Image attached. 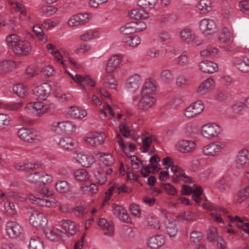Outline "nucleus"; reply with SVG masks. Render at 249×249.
<instances>
[{"label": "nucleus", "instance_id": "1", "mask_svg": "<svg viewBox=\"0 0 249 249\" xmlns=\"http://www.w3.org/2000/svg\"><path fill=\"white\" fill-rule=\"evenodd\" d=\"M7 45L18 56L27 55L31 51L30 42L17 34H11L6 38Z\"/></svg>", "mask_w": 249, "mask_h": 249}, {"label": "nucleus", "instance_id": "2", "mask_svg": "<svg viewBox=\"0 0 249 249\" xmlns=\"http://www.w3.org/2000/svg\"><path fill=\"white\" fill-rule=\"evenodd\" d=\"M29 221L34 227L43 229L46 237L51 241H54L56 239L53 233L57 235L61 232V231L57 229L52 230L45 229L44 227L48 223V219L43 213L38 211H34L32 213Z\"/></svg>", "mask_w": 249, "mask_h": 249}, {"label": "nucleus", "instance_id": "3", "mask_svg": "<svg viewBox=\"0 0 249 249\" xmlns=\"http://www.w3.org/2000/svg\"><path fill=\"white\" fill-rule=\"evenodd\" d=\"M6 198L10 197L15 200L24 201L28 200L31 203L40 207H50L52 206V201L44 198L39 197L38 195H35L31 192L27 196L16 192H9L5 196Z\"/></svg>", "mask_w": 249, "mask_h": 249}, {"label": "nucleus", "instance_id": "4", "mask_svg": "<svg viewBox=\"0 0 249 249\" xmlns=\"http://www.w3.org/2000/svg\"><path fill=\"white\" fill-rule=\"evenodd\" d=\"M222 129L215 123H208L201 126L199 133L205 140H213L222 135Z\"/></svg>", "mask_w": 249, "mask_h": 249}, {"label": "nucleus", "instance_id": "5", "mask_svg": "<svg viewBox=\"0 0 249 249\" xmlns=\"http://www.w3.org/2000/svg\"><path fill=\"white\" fill-rule=\"evenodd\" d=\"M227 149V146L220 141H214L204 145L201 150L202 154L208 157H216Z\"/></svg>", "mask_w": 249, "mask_h": 249}, {"label": "nucleus", "instance_id": "6", "mask_svg": "<svg viewBox=\"0 0 249 249\" xmlns=\"http://www.w3.org/2000/svg\"><path fill=\"white\" fill-rule=\"evenodd\" d=\"M95 152H75L73 154V159L76 163L85 168H89L95 162Z\"/></svg>", "mask_w": 249, "mask_h": 249}, {"label": "nucleus", "instance_id": "7", "mask_svg": "<svg viewBox=\"0 0 249 249\" xmlns=\"http://www.w3.org/2000/svg\"><path fill=\"white\" fill-rule=\"evenodd\" d=\"M52 104H43L39 102H33L28 103L25 109L34 116H41L51 109Z\"/></svg>", "mask_w": 249, "mask_h": 249}, {"label": "nucleus", "instance_id": "8", "mask_svg": "<svg viewBox=\"0 0 249 249\" xmlns=\"http://www.w3.org/2000/svg\"><path fill=\"white\" fill-rule=\"evenodd\" d=\"M106 139L105 133L98 131L88 132L84 137L85 143L90 146L97 147L102 145Z\"/></svg>", "mask_w": 249, "mask_h": 249}, {"label": "nucleus", "instance_id": "9", "mask_svg": "<svg viewBox=\"0 0 249 249\" xmlns=\"http://www.w3.org/2000/svg\"><path fill=\"white\" fill-rule=\"evenodd\" d=\"M5 231L7 235L11 238H17L23 234V229L17 221L9 220L5 224Z\"/></svg>", "mask_w": 249, "mask_h": 249}, {"label": "nucleus", "instance_id": "10", "mask_svg": "<svg viewBox=\"0 0 249 249\" xmlns=\"http://www.w3.org/2000/svg\"><path fill=\"white\" fill-rule=\"evenodd\" d=\"M17 134L20 140L28 143H37L41 140V137L34 130L25 127L19 129Z\"/></svg>", "mask_w": 249, "mask_h": 249}, {"label": "nucleus", "instance_id": "11", "mask_svg": "<svg viewBox=\"0 0 249 249\" xmlns=\"http://www.w3.org/2000/svg\"><path fill=\"white\" fill-rule=\"evenodd\" d=\"M91 14L80 13L71 16L68 20L67 24L71 27L85 25L91 18Z\"/></svg>", "mask_w": 249, "mask_h": 249}, {"label": "nucleus", "instance_id": "12", "mask_svg": "<svg viewBox=\"0 0 249 249\" xmlns=\"http://www.w3.org/2000/svg\"><path fill=\"white\" fill-rule=\"evenodd\" d=\"M52 88L51 86L46 83L36 86L33 89V94L38 100H45L49 96Z\"/></svg>", "mask_w": 249, "mask_h": 249}, {"label": "nucleus", "instance_id": "13", "mask_svg": "<svg viewBox=\"0 0 249 249\" xmlns=\"http://www.w3.org/2000/svg\"><path fill=\"white\" fill-rule=\"evenodd\" d=\"M182 193L184 195H189L192 194V198L196 202L199 203L201 200L202 188L199 186H195L191 187L189 186H182Z\"/></svg>", "mask_w": 249, "mask_h": 249}, {"label": "nucleus", "instance_id": "14", "mask_svg": "<svg viewBox=\"0 0 249 249\" xmlns=\"http://www.w3.org/2000/svg\"><path fill=\"white\" fill-rule=\"evenodd\" d=\"M156 103V98L151 94L141 93V98L138 107L140 109L146 111L154 107Z\"/></svg>", "mask_w": 249, "mask_h": 249}, {"label": "nucleus", "instance_id": "15", "mask_svg": "<svg viewBox=\"0 0 249 249\" xmlns=\"http://www.w3.org/2000/svg\"><path fill=\"white\" fill-rule=\"evenodd\" d=\"M66 114L70 117L76 119H82L88 115L87 109L76 106H69L67 108Z\"/></svg>", "mask_w": 249, "mask_h": 249}, {"label": "nucleus", "instance_id": "16", "mask_svg": "<svg viewBox=\"0 0 249 249\" xmlns=\"http://www.w3.org/2000/svg\"><path fill=\"white\" fill-rule=\"evenodd\" d=\"M215 28V23L212 19H203L200 21L199 24V29L205 36L209 35L213 33Z\"/></svg>", "mask_w": 249, "mask_h": 249}, {"label": "nucleus", "instance_id": "17", "mask_svg": "<svg viewBox=\"0 0 249 249\" xmlns=\"http://www.w3.org/2000/svg\"><path fill=\"white\" fill-rule=\"evenodd\" d=\"M22 61L5 60L0 62V74H6L20 66Z\"/></svg>", "mask_w": 249, "mask_h": 249}, {"label": "nucleus", "instance_id": "18", "mask_svg": "<svg viewBox=\"0 0 249 249\" xmlns=\"http://www.w3.org/2000/svg\"><path fill=\"white\" fill-rule=\"evenodd\" d=\"M215 87V81L211 78H208L199 85L196 89V92L199 95H204L212 91Z\"/></svg>", "mask_w": 249, "mask_h": 249}, {"label": "nucleus", "instance_id": "19", "mask_svg": "<svg viewBox=\"0 0 249 249\" xmlns=\"http://www.w3.org/2000/svg\"><path fill=\"white\" fill-rule=\"evenodd\" d=\"M196 145V142L193 141L182 140L177 142L176 146L180 152L188 153L195 151Z\"/></svg>", "mask_w": 249, "mask_h": 249}, {"label": "nucleus", "instance_id": "20", "mask_svg": "<svg viewBox=\"0 0 249 249\" xmlns=\"http://www.w3.org/2000/svg\"><path fill=\"white\" fill-rule=\"evenodd\" d=\"M249 164V151L246 148H242L238 153L236 166L238 169H243Z\"/></svg>", "mask_w": 249, "mask_h": 249}, {"label": "nucleus", "instance_id": "21", "mask_svg": "<svg viewBox=\"0 0 249 249\" xmlns=\"http://www.w3.org/2000/svg\"><path fill=\"white\" fill-rule=\"evenodd\" d=\"M165 243V237L159 234L149 237L147 241V247L150 249H158Z\"/></svg>", "mask_w": 249, "mask_h": 249}, {"label": "nucleus", "instance_id": "22", "mask_svg": "<svg viewBox=\"0 0 249 249\" xmlns=\"http://www.w3.org/2000/svg\"><path fill=\"white\" fill-rule=\"evenodd\" d=\"M199 70L204 73H213L217 71L218 66L217 64L211 61H201L198 64Z\"/></svg>", "mask_w": 249, "mask_h": 249}, {"label": "nucleus", "instance_id": "23", "mask_svg": "<svg viewBox=\"0 0 249 249\" xmlns=\"http://www.w3.org/2000/svg\"><path fill=\"white\" fill-rule=\"evenodd\" d=\"M234 66L242 72L249 71V59L246 57L235 58L233 60Z\"/></svg>", "mask_w": 249, "mask_h": 249}, {"label": "nucleus", "instance_id": "24", "mask_svg": "<svg viewBox=\"0 0 249 249\" xmlns=\"http://www.w3.org/2000/svg\"><path fill=\"white\" fill-rule=\"evenodd\" d=\"M56 191L60 194H66L71 190V186L70 182L65 180H58L54 184Z\"/></svg>", "mask_w": 249, "mask_h": 249}, {"label": "nucleus", "instance_id": "25", "mask_svg": "<svg viewBox=\"0 0 249 249\" xmlns=\"http://www.w3.org/2000/svg\"><path fill=\"white\" fill-rule=\"evenodd\" d=\"M144 222L146 226L150 229L158 231L160 229V221L154 215L148 214L145 216Z\"/></svg>", "mask_w": 249, "mask_h": 249}, {"label": "nucleus", "instance_id": "26", "mask_svg": "<svg viewBox=\"0 0 249 249\" xmlns=\"http://www.w3.org/2000/svg\"><path fill=\"white\" fill-rule=\"evenodd\" d=\"M181 39L187 44L193 42L196 39V35L193 30L185 28L179 32Z\"/></svg>", "mask_w": 249, "mask_h": 249}, {"label": "nucleus", "instance_id": "27", "mask_svg": "<svg viewBox=\"0 0 249 249\" xmlns=\"http://www.w3.org/2000/svg\"><path fill=\"white\" fill-rule=\"evenodd\" d=\"M142 83V78L141 76L134 74L130 76L126 82V87L128 89L135 90L141 85Z\"/></svg>", "mask_w": 249, "mask_h": 249}, {"label": "nucleus", "instance_id": "28", "mask_svg": "<svg viewBox=\"0 0 249 249\" xmlns=\"http://www.w3.org/2000/svg\"><path fill=\"white\" fill-rule=\"evenodd\" d=\"M245 107V102L237 101L235 102L231 107V117L236 118L243 114Z\"/></svg>", "mask_w": 249, "mask_h": 249}, {"label": "nucleus", "instance_id": "29", "mask_svg": "<svg viewBox=\"0 0 249 249\" xmlns=\"http://www.w3.org/2000/svg\"><path fill=\"white\" fill-rule=\"evenodd\" d=\"M128 17L136 20L145 19L149 16V13L142 9L136 8L131 10L128 12Z\"/></svg>", "mask_w": 249, "mask_h": 249}, {"label": "nucleus", "instance_id": "30", "mask_svg": "<svg viewBox=\"0 0 249 249\" xmlns=\"http://www.w3.org/2000/svg\"><path fill=\"white\" fill-rule=\"evenodd\" d=\"M41 166V164L39 163H21L16 162L13 164V167L15 169L19 171H26L28 170H34L39 168Z\"/></svg>", "mask_w": 249, "mask_h": 249}, {"label": "nucleus", "instance_id": "31", "mask_svg": "<svg viewBox=\"0 0 249 249\" xmlns=\"http://www.w3.org/2000/svg\"><path fill=\"white\" fill-rule=\"evenodd\" d=\"M157 87L155 81L151 78H148L144 83L142 89L141 93L151 95L152 93L157 90Z\"/></svg>", "mask_w": 249, "mask_h": 249}, {"label": "nucleus", "instance_id": "32", "mask_svg": "<svg viewBox=\"0 0 249 249\" xmlns=\"http://www.w3.org/2000/svg\"><path fill=\"white\" fill-rule=\"evenodd\" d=\"M77 128L75 123L71 121H63L62 134L71 135Z\"/></svg>", "mask_w": 249, "mask_h": 249}, {"label": "nucleus", "instance_id": "33", "mask_svg": "<svg viewBox=\"0 0 249 249\" xmlns=\"http://www.w3.org/2000/svg\"><path fill=\"white\" fill-rule=\"evenodd\" d=\"M200 55L203 57L218 58L221 56V53L219 49L216 48L209 47L201 51Z\"/></svg>", "mask_w": 249, "mask_h": 249}, {"label": "nucleus", "instance_id": "34", "mask_svg": "<svg viewBox=\"0 0 249 249\" xmlns=\"http://www.w3.org/2000/svg\"><path fill=\"white\" fill-rule=\"evenodd\" d=\"M249 196V183L245 184L243 189L240 190L236 195L235 202L241 203Z\"/></svg>", "mask_w": 249, "mask_h": 249}, {"label": "nucleus", "instance_id": "35", "mask_svg": "<svg viewBox=\"0 0 249 249\" xmlns=\"http://www.w3.org/2000/svg\"><path fill=\"white\" fill-rule=\"evenodd\" d=\"M59 147L64 150L71 149L75 145L74 140L69 137H62L58 142Z\"/></svg>", "mask_w": 249, "mask_h": 249}, {"label": "nucleus", "instance_id": "36", "mask_svg": "<svg viewBox=\"0 0 249 249\" xmlns=\"http://www.w3.org/2000/svg\"><path fill=\"white\" fill-rule=\"evenodd\" d=\"M82 193L86 195L90 196L96 193L98 189L97 186L93 183H84L81 185Z\"/></svg>", "mask_w": 249, "mask_h": 249}, {"label": "nucleus", "instance_id": "37", "mask_svg": "<svg viewBox=\"0 0 249 249\" xmlns=\"http://www.w3.org/2000/svg\"><path fill=\"white\" fill-rule=\"evenodd\" d=\"M99 37L97 31L90 29L84 32L80 36V38L84 41H89L98 38Z\"/></svg>", "mask_w": 249, "mask_h": 249}, {"label": "nucleus", "instance_id": "38", "mask_svg": "<svg viewBox=\"0 0 249 249\" xmlns=\"http://www.w3.org/2000/svg\"><path fill=\"white\" fill-rule=\"evenodd\" d=\"M178 231V227L175 222L169 221L165 224V231L170 238L174 237Z\"/></svg>", "mask_w": 249, "mask_h": 249}, {"label": "nucleus", "instance_id": "39", "mask_svg": "<svg viewBox=\"0 0 249 249\" xmlns=\"http://www.w3.org/2000/svg\"><path fill=\"white\" fill-rule=\"evenodd\" d=\"M29 249H44V245L43 241L39 236L34 235L30 239L29 244Z\"/></svg>", "mask_w": 249, "mask_h": 249}, {"label": "nucleus", "instance_id": "40", "mask_svg": "<svg viewBox=\"0 0 249 249\" xmlns=\"http://www.w3.org/2000/svg\"><path fill=\"white\" fill-rule=\"evenodd\" d=\"M197 7L200 12L202 14L210 12L213 9L212 2L211 0H200Z\"/></svg>", "mask_w": 249, "mask_h": 249}, {"label": "nucleus", "instance_id": "41", "mask_svg": "<svg viewBox=\"0 0 249 249\" xmlns=\"http://www.w3.org/2000/svg\"><path fill=\"white\" fill-rule=\"evenodd\" d=\"M122 56L120 54L113 55L110 57V72L114 71L120 67Z\"/></svg>", "mask_w": 249, "mask_h": 249}, {"label": "nucleus", "instance_id": "42", "mask_svg": "<svg viewBox=\"0 0 249 249\" xmlns=\"http://www.w3.org/2000/svg\"><path fill=\"white\" fill-rule=\"evenodd\" d=\"M62 227L67 232L71 235L75 234L77 230L75 224L70 220H62Z\"/></svg>", "mask_w": 249, "mask_h": 249}, {"label": "nucleus", "instance_id": "43", "mask_svg": "<svg viewBox=\"0 0 249 249\" xmlns=\"http://www.w3.org/2000/svg\"><path fill=\"white\" fill-rule=\"evenodd\" d=\"M74 176L75 179L79 181H85L89 180L90 175L84 169H79L74 171Z\"/></svg>", "mask_w": 249, "mask_h": 249}, {"label": "nucleus", "instance_id": "44", "mask_svg": "<svg viewBox=\"0 0 249 249\" xmlns=\"http://www.w3.org/2000/svg\"><path fill=\"white\" fill-rule=\"evenodd\" d=\"M5 213L11 216H14L17 214V210L14 202L7 200L4 204Z\"/></svg>", "mask_w": 249, "mask_h": 249}, {"label": "nucleus", "instance_id": "45", "mask_svg": "<svg viewBox=\"0 0 249 249\" xmlns=\"http://www.w3.org/2000/svg\"><path fill=\"white\" fill-rule=\"evenodd\" d=\"M119 130L124 137L126 138L135 136V131L131 129L127 124L124 122L122 123L119 125Z\"/></svg>", "mask_w": 249, "mask_h": 249}, {"label": "nucleus", "instance_id": "46", "mask_svg": "<svg viewBox=\"0 0 249 249\" xmlns=\"http://www.w3.org/2000/svg\"><path fill=\"white\" fill-rule=\"evenodd\" d=\"M35 191L36 193L43 195L47 197L52 196L54 194L52 188L44 185L36 187Z\"/></svg>", "mask_w": 249, "mask_h": 249}, {"label": "nucleus", "instance_id": "47", "mask_svg": "<svg viewBox=\"0 0 249 249\" xmlns=\"http://www.w3.org/2000/svg\"><path fill=\"white\" fill-rule=\"evenodd\" d=\"M13 90L18 96L23 97L27 92L26 85L22 83L15 85Z\"/></svg>", "mask_w": 249, "mask_h": 249}, {"label": "nucleus", "instance_id": "48", "mask_svg": "<svg viewBox=\"0 0 249 249\" xmlns=\"http://www.w3.org/2000/svg\"><path fill=\"white\" fill-rule=\"evenodd\" d=\"M173 78L174 75L172 71L169 70H163L160 74L161 81L165 84H170L173 81Z\"/></svg>", "mask_w": 249, "mask_h": 249}, {"label": "nucleus", "instance_id": "49", "mask_svg": "<svg viewBox=\"0 0 249 249\" xmlns=\"http://www.w3.org/2000/svg\"><path fill=\"white\" fill-rule=\"evenodd\" d=\"M109 172V169L107 168L104 171L98 170L97 174H95V177L100 184H104L107 181V175Z\"/></svg>", "mask_w": 249, "mask_h": 249}, {"label": "nucleus", "instance_id": "50", "mask_svg": "<svg viewBox=\"0 0 249 249\" xmlns=\"http://www.w3.org/2000/svg\"><path fill=\"white\" fill-rule=\"evenodd\" d=\"M158 0H138V5L142 8L151 9L156 5Z\"/></svg>", "mask_w": 249, "mask_h": 249}, {"label": "nucleus", "instance_id": "51", "mask_svg": "<svg viewBox=\"0 0 249 249\" xmlns=\"http://www.w3.org/2000/svg\"><path fill=\"white\" fill-rule=\"evenodd\" d=\"M33 30L41 42L45 43L47 41V36L45 35L40 26L38 25H35L33 27Z\"/></svg>", "mask_w": 249, "mask_h": 249}, {"label": "nucleus", "instance_id": "52", "mask_svg": "<svg viewBox=\"0 0 249 249\" xmlns=\"http://www.w3.org/2000/svg\"><path fill=\"white\" fill-rule=\"evenodd\" d=\"M8 3L11 5L12 8L14 9L17 13L24 16H26V8L22 4L17 1L13 2L9 0Z\"/></svg>", "mask_w": 249, "mask_h": 249}, {"label": "nucleus", "instance_id": "53", "mask_svg": "<svg viewBox=\"0 0 249 249\" xmlns=\"http://www.w3.org/2000/svg\"><path fill=\"white\" fill-rule=\"evenodd\" d=\"M11 123L12 118L9 115L0 113V128H6L11 124Z\"/></svg>", "mask_w": 249, "mask_h": 249}, {"label": "nucleus", "instance_id": "54", "mask_svg": "<svg viewBox=\"0 0 249 249\" xmlns=\"http://www.w3.org/2000/svg\"><path fill=\"white\" fill-rule=\"evenodd\" d=\"M95 156H98L100 164L107 168L109 166V158L107 157L108 153L105 152H95Z\"/></svg>", "mask_w": 249, "mask_h": 249}, {"label": "nucleus", "instance_id": "55", "mask_svg": "<svg viewBox=\"0 0 249 249\" xmlns=\"http://www.w3.org/2000/svg\"><path fill=\"white\" fill-rule=\"evenodd\" d=\"M123 40L124 42H125L127 45L132 47H136L141 42V38L137 36H126L124 37Z\"/></svg>", "mask_w": 249, "mask_h": 249}, {"label": "nucleus", "instance_id": "56", "mask_svg": "<svg viewBox=\"0 0 249 249\" xmlns=\"http://www.w3.org/2000/svg\"><path fill=\"white\" fill-rule=\"evenodd\" d=\"M39 180L43 184H51L53 180V176L44 171H39Z\"/></svg>", "mask_w": 249, "mask_h": 249}, {"label": "nucleus", "instance_id": "57", "mask_svg": "<svg viewBox=\"0 0 249 249\" xmlns=\"http://www.w3.org/2000/svg\"><path fill=\"white\" fill-rule=\"evenodd\" d=\"M63 121H54L50 124V129L57 134H62Z\"/></svg>", "mask_w": 249, "mask_h": 249}, {"label": "nucleus", "instance_id": "58", "mask_svg": "<svg viewBox=\"0 0 249 249\" xmlns=\"http://www.w3.org/2000/svg\"><path fill=\"white\" fill-rule=\"evenodd\" d=\"M121 236L125 241H130L134 236V231L131 227H127L123 230Z\"/></svg>", "mask_w": 249, "mask_h": 249}, {"label": "nucleus", "instance_id": "59", "mask_svg": "<svg viewBox=\"0 0 249 249\" xmlns=\"http://www.w3.org/2000/svg\"><path fill=\"white\" fill-rule=\"evenodd\" d=\"M39 171L34 172L25 176V180L31 184H37L39 181Z\"/></svg>", "mask_w": 249, "mask_h": 249}, {"label": "nucleus", "instance_id": "60", "mask_svg": "<svg viewBox=\"0 0 249 249\" xmlns=\"http://www.w3.org/2000/svg\"><path fill=\"white\" fill-rule=\"evenodd\" d=\"M97 224L100 229L104 232V234L107 235L109 233L108 221L104 218H100Z\"/></svg>", "mask_w": 249, "mask_h": 249}, {"label": "nucleus", "instance_id": "61", "mask_svg": "<svg viewBox=\"0 0 249 249\" xmlns=\"http://www.w3.org/2000/svg\"><path fill=\"white\" fill-rule=\"evenodd\" d=\"M202 206L204 208L210 211L220 212L223 213H228V210L224 208H219L218 207L208 203H203L202 204Z\"/></svg>", "mask_w": 249, "mask_h": 249}, {"label": "nucleus", "instance_id": "62", "mask_svg": "<svg viewBox=\"0 0 249 249\" xmlns=\"http://www.w3.org/2000/svg\"><path fill=\"white\" fill-rule=\"evenodd\" d=\"M177 63L181 66H186L188 65L191 61V59L189 56L185 54H181L177 58Z\"/></svg>", "mask_w": 249, "mask_h": 249}, {"label": "nucleus", "instance_id": "63", "mask_svg": "<svg viewBox=\"0 0 249 249\" xmlns=\"http://www.w3.org/2000/svg\"><path fill=\"white\" fill-rule=\"evenodd\" d=\"M171 171L174 173H178L177 176H180V178L185 181H189V177H188L180 169L178 165H175L173 164L170 166Z\"/></svg>", "mask_w": 249, "mask_h": 249}, {"label": "nucleus", "instance_id": "64", "mask_svg": "<svg viewBox=\"0 0 249 249\" xmlns=\"http://www.w3.org/2000/svg\"><path fill=\"white\" fill-rule=\"evenodd\" d=\"M190 240L192 243L197 244L202 240V233L198 231H193L190 234Z\"/></svg>", "mask_w": 249, "mask_h": 249}]
</instances>
